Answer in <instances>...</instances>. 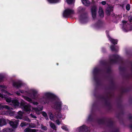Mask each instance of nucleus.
I'll use <instances>...</instances> for the list:
<instances>
[{
    "label": "nucleus",
    "mask_w": 132,
    "mask_h": 132,
    "mask_svg": "<svg viewBox=\"0 0 132 132\" xmlns=\"http://www.w3.org/2000/svg\"><path fill=\"white\" fill-rule=\"evenodd\" d=\"M7 87L5 85H0V90L3 93H5V95L3 94L0 93V97L3 98H4L7 102L10 103V104L13 106V107L16 108V99H13L11 100L10 98H7L5 96H10L11 94L9 93L5 89H6Z\"/></svg>",
    "instance_id": "f257e3e1"
},
{
    "label": "nucleus",
    "mask_w": 132,
    "mask_h": 132,
    "mask_svg": "<svg viewBox=\"0 0 132 132\" xmlns=\"http://www.w3.org/2000/svg\"><path fill=\"white\" fill-rule=\"evenodd\" d=\"M24 108L25 110L27 111H30L31 109L32 108L35 110L36 113L38 114H40V111H42L43 110L42 106L41 108H32L29 104L25 105L24 107Z\"/></svg>",
    "instance_id": "f03ea898"
},
{
    "label": "nucleus",
    "mask_w": 132,
    "mask_h": 132,
    "mask_svg": "<svg viewBox=\"0 0 132 132\" xmlns=\"http://www.w3.org/2000/svg\"><path fill=\"white\" fill-rule=\"evenodd\" d=\"M53 96V95L51 93L48 92L45 93L43 98L41 99V101H42L43 102H42V103L44 104L47 103L49 98L52 97Z\"/></svg>",
    "instance_id": "7ed1b4c3"
},
{
    "label": "nucleus",
    "mask_w": 132,
    "mask_h": 132,
    "mask_svg": "<svg viewBox=\"0 0 132 132\" xmlns=\"http://www.w3.org/2000/svg\"><path fill=\"white\" fill-rule=\"evenodd\" d=\"M74 13V11L70 9H67L65 10L63 13V16L66 17L71 14Z\"/></svg>",
    "instance_id": "20e7f679"
},
{
    "label": "nucleus",
    "mask_w": 132,
    "mask_h": 132,
    "mask_svg": "<svg viewBox=\"0 0 132 132\" xmlns=\"http://www.w3.org/2000/svg\"><path fill=\"white\" fill-rule=\"evenodd\" d=\"M97 7L94 6L92 7L91 9V11L93 19H95L96 17V14Z\"/></svg>",
    "instance_id": "39448f33"
},
{
    "label": "nucleus",
    "mask_w": 132,
    "mask_h": 132,
    "mask_svg": "<svg viewBox=\"0 0 132 132\" xmlns=\"http://www.w3.org/2000/svg\"><path fill=\"white\" fill-rule=\"evenodd\" d=\"M113 7L110 5H108L106 10V13L108 15H109L113 11Z\"/></svg>",
    "instance_id": "423d86ee"
},
{
    "label": "nucleus",
    "mask_w": 132,
    "mask_h": 132,
    "mask_svg": "<svg viewBox=\"0 0 132 132\" xmlns=\"http://www.w3.org/2000/svg\"><path fill=\"white\" fill-rule=\"evenodd\" d=\"M79 132H87L88 130V128L84 125H83L78 129Z\"/></svg>",
    "instance_id": "0eeeda50"
},
{
    "label": "nucleus",
    "mask_w": 132,
    "mask_h": 132,
    "mask_svg": "<svg viewBox=\"0 0 132 132\" xmlns=\"http://www.w3.org/2000/svg\"><path fill=\"white\" fill-rule=\"evenodd\" d=\"M122 22L123 24L122 28L123 29V30L124 31L126 32L130 30V29H127V30L126 29V28H127V25H128V24L126 21H122Z\"/></svg>",
    "instance_id": "6e6552de"
},
{
    "label": "nucleus",
    "mask_w": 132,
    "mask_h": 132,
    "mask_svg": "<svg viewBox=\"0 0 132 132\" xmlns=\"http://www.w3.org/2000/svg\"><path fill=\"white\" fill-rule=\"evenodd\" d=\"M15 113V112L13 111L8 110L6 112H2V114H3L9 115L10 116H13Z\"/></svg>",
    "instance_id": "1a4fd4ad"
},
{
    "label": "nucleus",
    "mask_w": 132,
    "mask_h": 132,
    "mask_svg": "<svg viewBox=\"0 0 132 132\" xmlns=\"http://www.w3.org/2000/svg\"><path fill=\"white\" fill-rule=\"evenodd\" d=\"M10 124L13 128H15L16 126V122L14 120L10 122Z\"/></svg>",
    "instance_id": "9d476101"
},
{
    "label": "nucleus",
    "mask_w": 132,
    "mask_h": 132,
    "mask_svg": "<svg viewBox=\"0 0 132 132\" xmlns=\"http://www.w3.org/2000/svg\"><path fill=\"white\" fill-rule=\"evenodd\" d=\"M98 13L99 15L101 17H103L104 16V13L102 8L100 7L99 8Z\"/></svg>",
    "instance_id": "9b49d317"
},
{
    "label": "nucleus",
    "mask_w": 132,
    "mask_h": 132,
    "mask_svg": "<svg viewBox=\"0 0 132 132\" xmlns=\"http://www.w3.org/2000/svg\"><path fill=\"white\" fill-rule=\"evenodd\" d=\"M6 124V122L5 119L4 118L0 119V126H3Z\"/></svg>",
    "instance_id": "f8f14e48"
},
{
    "label": "nucleus",
    "mask_w": 132,
    "mask_h": 132,
    "mask_svg": "<svg viewBox=\"0 0 132 132\" xmlns=\"http://www.w3.org/2000/svg\"><path fill=\"white\" fill-rule=\"evenodd\" d=\"M108 37L109 38V40L111 43L114 45L117 44V40H114L111 38L109 35H108Z\"/></svg>",
    "instance_id": "ddd939ff"
},
{
    "label": "nucleus",
    "mask_w": 132,
    "mask_h": 132,
    "mask_svg": "<svg viewBox=\"0 0 132 132\" xmlns=\"http://www.w3.org/2000/svg\"><path fill=\"white\" fill-rule=\"evenodd\" d=\"M82 3L85 6H88L90 3L88 0H81Z\"/></svg>",
    "instance_id": "4468645a"
},
{
    "label": "nucleus",
    "mask_w": 132,
    "mask_h": 132,
    "mask_svg": "<svg viewBox=\"0 0 132 132\" xmlns=\"http://www.w3.org/2000/svg\"><path fill=\"white\" fill-rule=\"evenodd\" d=\"M5 108L7 109H10V108L6 105H3L2 104H0V110H2L3 108Z\"/></svg>",
    "instance_id": "2eb2a0df"
},
{
    "label": "nucleus",
    "mask_w": 132,
    "mask_h": 132,
    "mask_svg": "<svg viewBox=\"0 0 132 132\" xmlns=\"http://www.w3.org/2000/svg\"><path fill=\"white\" fill-rule=\"evenodd\" d=\"M13 130L12 129L8 128H5L3 130V132H11Z\"/></svg>",
    "instance_id": "dca6fc26"
},
{
    "label": "nucleus",
    "mask_w": 132,
    "mask_h": 132,
    "mask_svg": "<svg viewBox=\"0 0 132 132\" xmlns=\"http://www.w3.org/2000/svg\"><path fill=\"white\" fill-rule=\"evenodd\" d=\"M25 132H34L35 131V129H31L29 128H27L24 130Z\"/></svg>",
    "instance_id": "f3484780"
},
{
    "label": "nucleus",
    "mask_w": 132,
    "mask_h": 132,
    "mask_svg": "<svg viewBox=\"0 0 132 132\" xmlns=\"http://www.w3.org/2000/svg\"><path fill=\"white\" fill-rule=\"evenodd\" d=\"M55 115L58 119H60L62 117V115L60 112H56L55 113Z\"/></svg>",
    "instance_id": "a211bd4d"
},
{
    "label": "nucleus",
    "mask_w": 132,
    "mask_h": 132,
    "mask_svg": "<svg viewBox=\"0 0 132 132\" xmlns=\"http://www.w3.org/2000/svg\"><path fill=\"white\" fill-rule=\"evenodd\" d=\"M61 102L57 103L56 104V108L59 110L61 108Z\"/></svg>",
    "instance_id": "6ab92c4d"
},
{
    "label": "nucleus",
    "mask_w": 132,
    "mask_h": 132,
    "mask_svg": "<svg viewBox=\"0 0 132 132\" xmlns=\"http://www.w3.org/2000/svg\"><path fill=\"white\" fill-rule=\"evenodd\" d=\"M50 125L51 127L53 129H56V127L54 123L52 122H50Z\"/></svg>",
    "instance_id": "aec40b11"
},
{
    "label": "nucleus",
    "mask_w": 132,
    "mask_h": 132,
    "mask_svg": "<svg viewBox=\"0 0 132 132\" xmlns=\"http://www.w3.org/2000/svg\"><path fill=\"white\" fill-rule=\"evenodd\" d=\"M37 94V92L35 90L33 91V95L34 97L32 98L33 99H35L38 96Z\"/></svg>",
    "instance_id": "412c9836"
},
{
    "label": "nucleus",
    "mask_w": 132,
    "mask_h": 132,
    "mask_svg": "<svg viewBox=\"0 0 132 132\" xmlns=\"http://www.w3.org/2000/svg\"><path fill=\"white\" fill-rule=\"evenodd\" d=\"M48 1L50 3H54L57 2L59 0H48Z\"/></svg>",
    "instance_id": "4be33fe9"
},
{
    "label": "nucleus",
    "mask_w": 132,
    "mask_h": 132,
    "mask_svg": "<svg viewBox=\"0 0 132 132\" xmlns=\"http://www.w3.org/2000/svg\"><path fill=\"white\" fill-rule=\"evenodd\" d=\"M4 76L2 74H0V82L3 81Z\"/></svg>",
    "instance_id": "5701e85b"
},
{
    "label": "nucleus",
    "mask_w": 132,
    "mask_h": 132,
    "mask_svg": "<svg viewBox=\"0 0 132 132\" xmlns=\"http://www.w3.org/2000/svg\"><path fill=\"white\" fill-rule=\"evenodd\" d=\"M24 98L25 100L27 101H28L30 102H32V100L30 98H29L27 97H24Z\"/></svg>",
    "instance_id": "b1692460"
},
{
    "label": "nucleus",
    "mask_w": 132,
    "mask_h": 132,
    "mask_svg": "<svg viewBox=\"0 0 132 132\" xmlns=\"http://www.w3.org/2000/svg\"><path fill=\"white\" fill-rule=\"evenodd\" d=\"M22 83L21 82L18 81L17 82V88L20 87L22 85Z\"/></svg>",
    "instance_id": "393cba45"
},
{
    "label": "nucleus",
    "mask_w": 132,
    "mask_h": 132,
    "mask_svg": "<svg viewBox=\"0 0 132 132\" xmlns=\"http://www.w3.org/2000/svg\"><path fill=\"white\" fill-rule=\"evenodd\" d=\"M74 0H67V3L69 4H70L72 3Z\"/></svg>",
    "instance_id": "a878e982"
},
{
    "label": "nucleus",
    "mask_w": 132,
    "mask_h": 132,
    "mask_svg": "<svg viewBox=\"0 0 132 132\" xmlns=\"http://www.w3.org/2000/svg\"><path fill=\"white\" fill-rule=\"evenodd\" d=\"M27 124L26 122H22L21 123L20 126L21 127H23L25 126Z\"/></svg>",
    "instance_id": "bb28decb"
},
{
    "label": "nucleus",
    "mask_w": 132,
    "mask_h": 132,
    "mask_svg": "<svg viewBox=\"0 0 132 132\" xmlns=\"http://www.w3.org/2000/svg\"><path fill=\"white\" fill-rule=\"evenodd\" d=\"M130 6L129 4H128L126 6V9L127 10H130Z\"/></svg>",
    "instance_id": "cd10ccee"
},
{
    "label": "nucleus",
    "mask_w": 132,
    "mask_h": 132,
    "mask_svg": "<svg viewBox=\"0 0 132 132\" xmlns=\"http://www.w3.org/2000/svg\"><path fill=\"white\" fill-rule=\"evenodd\" d=\"M41 129L44 130H46L47 128L46 126L42 125L41 126Z\"/></svg>",
    "instance_id": "c85d7f7f"
},
{
    "label": "nucleus",
    "mask_w": 132,
    "mask_h": 132,
    "mask_svg": "<svg viewBox=\"0 0 132 132\" xmlns=\"http://www.w3.org/2000/svg\"><path fill=\"white\" fill-rule=\"evenodd\" d=\"M50 116V119L51 120H53V115L51 113H50L49 114Z\"/></svg>",
    "instance_id": "c756f323"
},
{
    "label": "nucleus",
    "mask_w": 132,
    "mask_h": 132,
    "mask_svg": "<svg viewBox=\"0 0 132 132\" xmlns=\"http://www.w3.org/2000/svg\"><path fill=\"white\" fill-rule=\"evenodd\" d=\"M35 125L34 124H30L29 125V126L31 128H34L35 127Z\"/></svg>",
    "instance_id": "7c9ffc66"
},
{
    "label": "nucleus",
    "mask_w": 132,
    "mask_h": 132,
    "mask_svg": "<svg viewBox=\"0 0 132 132\" xmlns=\"http://www.w3.org/2000/svg\"><path fill=\"white\" fill-rule=\"evenodd\" d=\"M42 115L44 116V117H46L47 116V114L45 112H42Z\"/></svg>",
    "instance_id": "2f4dec72"
},
{
    "label": "nucleus",
    "mask_w": 132,
    "mask_h": 132,
    "mask_svg": "<svg viewBox=\"0 0 132 132\" xmlns=\"http://www.w3.org/2000/svg\"><path fill=\"white\" fill-rule=\"evenodd\" d=\"M62 128L63 129L65 130H66L67 129V127L65 126H63L62 127Z\"/></svg>",
    "instance_id": "473e14b6"
},
{
    "label": "nucleus",
    "mask_w": 132,
    "mask_h": 132,
    "mask_svg": "<svg viewBox=\"0 0 132 132\" xmlns=\"http://www.w3.org/2000/svg\"><path fill=\"white\" fill-rule=\"evenodd\" d=\"M56 123L58 125H59L61 123L58 120H57L56 121Z\"/></svg>",
    "instance_id": "72a5a7b5"
},
{
    "label": "nucleus",
    "mask_w": 132,
    "mask_h": 132,
    "mask_svg": "<svg viewBox=\"0 0 132 132\" xmlns=\"http://www.w3.org/2000/svg\"><path fill=\"white\" fill-rule=\"evenodd\" d=\"M112 51H114V46H112L110 47Z\"/></svg>",
    "instance_id": "f704fd0d"
},
{
    "label": "nucleus",
    "mask_w": 132,
    "mask_h": 132,
    "mask_svg": "<svg viewBox=\"0 0 132 132\" xmlns=\"http://www.w3.org/2000/svg\"><path fill=\"white\" fill-rule=\"evenodd\" d=\"M30 115L31 117L33 118H36V117L35 116L33 115V114H30Z\"/></svg>",
    "instance_id": "c9c22d12"
},
{
    "label": "nucleus",
    "mask_w": 132,
    "mask_h": 132,
    "mask_svg": "<svg viewBox=\"0 0 132 132\" xmlns=\"http://www.w3.org/2000/svg\"><path fill=\"white\" fill-rule=\"evenodd\" d=\"M101 4L103 5H105L106 4V2L105 1H103L101 2Z\"/></svg>",
    "instance_id": "e433bc0d"
},
{
    "label": "nucleus",
    "mask_w": 132,
    "mask_h": 132,
    "mask_svg": "<svg viewBox=\"0 0 132 132\" xmlns=\"http://www.w3.org/2000/svg\"><path fill=\"white\" fill-rule=\"evenodd\" d=\"M13 86L16 87V82H14L13 83Z\"/></svg>",
    "instance_id": "4c0bfd02"
},
{
    "label": "nucleus",
    "mask_w": 132,
    "mask_h": 132,
    "mask_svg": "<svg viewBox=\"0 0 132 132\" xmlns=\"http://www.w3.org/2000/svg\"><path fill=\"white\" fill-rule=\"evenodd\" d=\"M78 10L80 11H81V10H82V7H80L78 8Z\"/></svg>",
    "instance_id": "58836bf2"
},
{
    "label": "nucleus",
    "mask_w": 132,
    "mask_h": 132,
    "mask_svg": "<svg viewBox=\"0 0 132 132\" xmlns=\"http://www.w3.org/2000/svg\"><path fill=\"white\" fill-rule=\"evenodd\" d=\"M85 20V19H83L82 21V20L81 19V18H80V22H81L82 23V21H84Z\"/></svg>",
    "instance_id": "ea45409f"
},
{
    "label": "nucleus",
    "mask_w": 132,
    "mask_h": 132,
    "mask_svg": "<svg viewBox=\"0 0 132 132\" xmlns=\"http://www.w3.org/2000/svg\"><path fill=\"white\" fill-rule=\"evenodd\" d=\"M33 103L34 105H37L38 104L37 102H33Z\"/></svg>",
    "instance_id": "a19ab883"
},
{
    "label": "nucleus",
    "mask_w": 132,
    "mask_h": 132,
    "mask_svg": "<svg viewBox=\"0 0 132 132\" xmlns=\"http://www.w3.org/2000/svg\"><path fill=\"white\" fill-rule=\"evenodd\" d=\"M129 21L130 22H132V18H131L129 19Z\"/></svg>",
    "instance_id": "79ce46f5"
},
{
    "label": "nucleus",
    "mask_w": 132,
    "mask_h": 132,
    "mask_svg": "<svg viewBox=\"0 0 132 132\" xmlns=\"http://www.w3.org/2000/svg\"><path fill=\"white\" fill-rule=\"evenodd\" d=\"M26 120L28 121H30V119H27Z\"/></svg>",
    "instance_id": "37998d69"
},
{
    "label": "nucleus",
    "mask_w": 132,
    "mask_h": 132,
    "mask_svg": "<svg viewBox=\"0 0 132 132\" xmlns=\"http://www.w3.org/2000/svg\"><path fill=\"white\" fill-rule=\"evenodd\" d=\"M17 106L18 105H19V103H18V102L17 101Z\"/></svg>",
    "instance_id": "c03bdc74"
},
{
    "label": "nucleus",
    "mask_w": 132,
    "mask_h": 132,
    "mask_svg": "<svg viewBox=\"0 0 132 132\" xmlns=\"http://www.w3.org/2000/svg\"><path fill=\"white\" fill-rule=\"evenodd\" d=\"M96 70V69H94V71H95V70Z\"/></svg>",
    "instance_id": "a18cd8bd"
},
{
    "label": "nucleus",
    "mask_w": 132,
    "mask_h": 132,
    "mask_svg": "<svg viewBox=\"0 0 132 132\" xmlns=\"http://www.w3.org/2000/svg\"><path fill=\"white\" fill-rule=\"evenodd\" d=\"M65 106V108H67V106Z\"/></svg>",
    "instance_id": "49530a36"
},
{
    "label": "nucleus",
    "mask_w": 132,
    "mask_h": 132,
    "mask_svg": "<svg viewBox=\"0 0 132 132\" xmlns=\"http://www.w3.org/2000/svg\"><path fill=\"white\" fill-rule=\"evenodd\" d=\"M17 95H18V94L17 93Z\"/></svg>",
    "instance_id": "de8ad7c7"
}]
</instances>
